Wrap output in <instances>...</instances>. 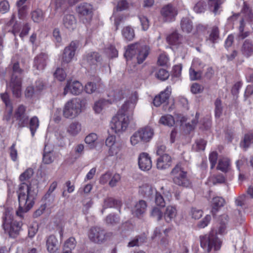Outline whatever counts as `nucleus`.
<instances>
[{"instance_id":"nucleus-15","label":"nucleus","mask_w":253,"mask_h":253,"mask_svg":"<svg viewBox=\"0 0 253 253\" xmlns=\"http://www.w3.org/2000/svg\"><path fill=\"white\" fill-rule=\"evenodd\" d=\"M138 165L139 168L144 171H148L152 168V161L149 155L143 152L138 157Z\"/></svg>"},{"instance_id":"nucleus-3","label":"nucleus","mask_w":253,"mask_h":253,"mask_svg":"<svg viewBox=\"0 0 253 253\" xmlns=\"http://www.w3.org/2000/svg\"><path fill=\"white\" fill-rule=\"evenodd\" d=\"M127 104H123L117 114L113 117L111 122V127L115 133L126 130L129 121L127 116Z\"/></svg>"},{"instance_id":"nucleus-56","label":"nucleus","mask_w":253,"mask_h":253,"mask_svg":"<svg viewBox=\"0 0 253 253\" xmlns=\"http://www.w3.org/2000/svg\"><path fill=\"white\" fill-rule=\"evenodd\" d=\"M155 194V201L156 204L158 206L164 207L165 206L166 203L163 197L162 196L161 193L157 192Z\"/></svg>"},{"instance_id":"nucleus-14","label":"nucleus","mask_w":253,"mask_h":253,"mask_svg":"<svg viewBox=\"0 0 253 253\" xmlns=\"http://www.w3.org/2000/svg\"><path fill=\"white\" fill-rule=\"evenodd\" d=\"M129 92L125 86L117 88L110 92L108 94L109 103H112L115 101L120 100L123 99Z\"/></svg>"},{"instance_id":"nucleus-48","label":"nucleus","mask_w":253,"mask_h":253,"mask_svg":"<svg viewBox=\"0 0 253 253\" xmlns=\"http://www.w3.org/2000/svg\"><path fill=\"white\" fill-rule=\"evenodd\" d=\"M203 213L202 210L197 209L196 208H192L190 210V215L191 217L195 219L200 218Z\"/></svg>"},{"instance_id":"nucleus-27","label":"nucleus","mask_w":253,"mask_h":253,"mask_svg":"<svg viewBox=\"0 0 253 253\" xmlns=\"http://www.w3.org/2000/svg\"><path fill=\"white\" fill-rule=\"evenodd\" d=\"M122 205L121 201L116 200L112 198H108L104 200L103 209L101 210L102 213L105 209L110 208H119V211H120V207Z\"/></svg>"},{"instance_id":"nucleus-60","label":"nucleus","mask_w":253,"mask_h":253,"mask_svg":"<svg viewBox=\"0 0 253 253\" xmlns=\"http://www.w3.org/2000/svg\"><path fill=\"white\" fill-rule=\"evenodd\" d=\"M248 201V197L246 195H242L238 197L236 199V204L238 206H243L247 203Z\"/></svg>"},{"instance_id":"nucleus-20","label":"nucleus","mask_w":253,"mask_h":253,"mask_svg":"<svg viewBox=\"0 0 253 253\" xmlns=\"http://www.w3.org/2000/svg\"><path fill=\"white\" fill-rule=\"evenodd\" d=\"M48 56L45 53H40L35 57L34 66L37 70H42L46 65Z\"/></svg>"},{"instance_id":"nucleus-5","label":"nucleus","mask_w":253,"mask_h":253,"mask_svg":"<svg viewBox=\"0 0 253 253\" xmlns=\"http://www.w3.org/2000/svg\"><path fill=\"white\" fill-rule=\"evenodd\" d=\"M200 239L201 247L208 253L212 250L215 251L220 249L222 242L213 232L209 234L201 236Z\"/></svg>"},{"instance_id":"nucleus-49","label":"nucleus","mask_w":253,"mask_h":253,"mask_svg":"<svg viewBox=\"0 0 253 253\" xmlns=\"http://www.w3.org/2000/svg\"><path fill=\"white\" fill-rule=\"evenodd\" d=\"M130 141L131 144L133 146H135L141 142H143V140L137 131L135 132L130 137Z\"/></svg>"},{"instance_id":"nucleus-44","label":"nucleus","mask_w":253,"mask_h":253,"mask_svg":"<svg viewBox=\"0 0 253 253\" xmlns=\"http://www.w3.org/2000/svg\"><path fill=\"white\" fill-rule=\"evenodd\" d=\"M97 138L98 137L96 134L91 133L85 137L84 141L86 144L90 145L91 148H93L95 147L94 144Z\"/></svg>"},{"instance_id":"nucleus-34","label":"nucleus","mask_w":253,"mask_h":253,"mask_svg":"<svg viewBox=\"0 0 253 253\" xmlns=\"http://www.w3.org/2000/svg\"><path fill=\"white\" fill-rule=\"evenodd\" d=\"M84 60L89 65H94L100 61V57L97 52H93L88 53L84 57Z\"/></svg>"},{"instance_id":"nucleus-47","label":"nucleus","mask_w":253,"mask_h":253,"mask_svg":"<svg viewBox=\"0 0 253 253\" xmlns=\"http://www.w3.org/2000/svg\"><path fill=\"white\" fill-rule=\"evenodd\" d=\"M150 214L152 217L155 218L158 221L161 220L163 216V212L157 207H154L152 209Z\"/></svg>"},{"instance_id":"nucleus-46","label":"nucleus","mask_w":253,"mask_h":253,"mask_svg":"<svg viewBox=\"0 0 253 253\" xmlns=\"http://www.w3.org/2000/svg\"><path fill=\"white\" fill-rule=\"evenodd\" d=\"M214 105L215 116L216 118H219L222 113V106L221 100L217 98L215 101Z\"/></svg>"},{"instance_id":"nucleus-45","label":"nucleus","mask_w":253,"mask_h":253,"mask_svg":"<svg viewBox=\"0 0 253 253\" xmlns=\"http://www.w3.org/2000/svg\"><path fill=\"white\" fill-rule=\"evenodd\" d=\"M219 38V30L217 27H213L210 34L208 41H210L212 43L216 42Z\"/></svg>"},{"instance_id":"nucleus-2","label":"nucleus","mask_w":253,"mask_h":253,"mask_svg":"<svg viewBox=\"0 0 253 253\" xmlns=\"http://www.w3.org/2000/svg\"><path fill=\"white\" fill-rule=\"evenodd\" d=\"M149 46L139 42H135L126 47L124 56L127 60L135 57L137 63L141 64L149 55Z\"/></svg>"},{"instance_id":"nucleus-18","label":"nucleus","mask_w":253,"mask_h":253,"mask_svg":"<svg viewBox=\"0 0 253 253\" xmlns=\"http://www.w3.org/2000/svg\"><path fill=\"white\" fill-rule=\"evenodd\" d=\"M146 202L142 200L136 202L131 208V211L133 215L137 217H141L145 212L147 209Z\"/></svg>"},{"instance_id":"nucleus-9","label":"nucleus","mask_w":253,"mask_h":253,"mask_svg":"<svg viewBox=\"0 0 253 253\" xmlns=\"http://www.w3.org/2000/svg\"><path fill=\"white\" fill-rule=\"evenodd\" d=\"M88 237L93 242L101 243L106 240L107 238L105 231L98 227H93L88 232Z\"/></svg>"},{"instance_id":"nucleus-7","label":"nucleus","mask_w":253,"mask_h":253,"mask_svg":"<svg viewBox=\"0 0 253 253\" xmlns=\"http://www.w3.org/2000/svg\"><path fill=\"white\" fill-rule=\"evenodd\" d=\"M170 174L173 183L176 185L186 187L190 185L187 172L184 169L181 164H177L172 169Z\"/></svg>"},{"instance_id":"nucleus-59","label":"nucleus","mask_w":253,"mask_h":253,"mask_svg":"<svg viewBox=\"0 0 253 253\" xmlns=\"http://www.w3.org/2000/svg\"><path fill=\"white\" fill-rule=\"evenodd\" d=\"M225 178L222 175L213 176L210 178V181L213 184L217 183H223L225 182Z\"/></svg>"},{"instance_id":"nucleus-25","label":"nucleus","mask_w":253,"mask_h":253,"mask_svg":"<svg viewBox=\"0 0 253 253\" xmlns=\"http://www.w3.org/2000/svg\"><path fill=\"white\" fill-rule=\"evenodd\" d=\"M77 11L81 15H89L92 13L93 6L88 3H82L78 6Z\"/></svg>"},{"instance_id":"nucleus-35","label":"nucleus","mask_w":253,"mask_h":253,"mask_svg":"<svg viewBox=\"0 0 253 253\" xmlns=\"http://www.w3.org/2000/svg\"><path fill=\"white\" fill-rule=\"evenodd\" d=\"M138 99V95L136 92L132 93L129 97V100L124 104H127V112H131L135 107Z\"/></svg>"},{"instance_id":"nucleus-43","label":"nucleus","mask_w":253,"mask_h":253,"mask_svg":"<svg viewBox=\"0 0 253 253\" xmlns=\"http://www.w3.org/2000/svg\"><path fill=\"white\" fill-rule=\"evenodd\" d=\"M76 246V241L74 238H69L64 243L63 250L72 252Z\"/></svg>"},{"instance_id":"nucleus-1","label":"nucleus","mask_w":253,"mask_h":253,"mask_svg":"<svg viewBox=\"0 0 253 253\" xmlns=\"http://www.w3.org/2000/svg\"><path fill=\"white\" fill-rule=\"evenodd\" d=\"M33 174V170L31 169H27L19 176L22 183L19 185L17 191L19 201V209L16 214L19 216L22 213L29 211L34 206L36 192L32 189L31 184L24 181L28 180Z\"/></svg>"},{"instance_id":"nucleus-53","label":"nucleus","mask_w":253,"mask_h":253,"mask_svg":"<svg viewBox=\"0 0 253 253\" xmlns=\"http://www.w3.org/2000/svg\"><path fill=\"white\" fill-rule=\"evenodd\" d=\"M106 53L109 58H115L118 56V51L115 47L113 45H110L109 47L106 48Z\"/></svg>"},{"instance_id":"nucleus-32","label":"nucleus","mask_w":253,"mask_h":253,"mask_svg":"<svg viewBox=\"0 0 253 253\" xmlns=\"http://www.w3.org/2000/svg\"><path fill=\"white\" fill-rule=\"evenodd\" d=\"M167 41L170 44L177 45L181 43L182 37L178 33L175 32L167 37Z\"/></svg>"},{"instance_id":"nucleus-31","label":"nucleus","mask_w":253,"mask_h":253,"mask_svg":"<svg viewBox=\"0 0 253 253\" xmlns=\"http://www.w3.org/2000/svg\"><path fill=\"white\" fill-rule=\"evenodd\" d=\"M31 16L35 23H39L43 21L44 13L41 9L37 8L31 11Z\"/></svg>"},{"instance_id":"nucleus-64","label":"nucleus","mask_w":253,"mask_h":253,"mask_svg":"<svg viewBox=\"0 0 253 253\" xmlns=\"http://www.w3.org/2000/svg\"><path fill=\"white\" fill-rule=\"evenodd\" d=\"M120 175L118 173H115V174L113 175L111 180H110L109 182V185L111 187H114L117 185V183L120 181Z\"/></svg>"},{"instance_id":"nucleus-61","label":"nucleus","mask_w":253,"mask_h":253,"mask_svg":"<svg viewBox=\"0 0 253 253\" xmlns=\"http://www.w3.org/2000/svg\"><path fill=\"white\" fill-rule=\"evenodd\" d=\"M206 4L202 1H199L194 6L193 9L197 13H201L204 12Z\"/></svg>"},{"instance_id":"nucleus-4","label":"nucleus","mask_w":253,"mask_h":253,"mask_svg":"<svg viewBox=\"0 0 253 253\" xmlns=\"http://www.w3.org/2000/svg\"><path fill=\"white\" fill-rule=\"evenodd\" d=\"M23 70L19 67L18 62L14 63L12 65V74L10 83V86L13 95L19 97L21 94V75Z\"/></svg>"},{"instance_id":"nucleus-17","label":"nucleus","mask_w":253,"mask_h":253,"mask_svg":"<svg viewBox=\"0 0 253 253\" xmlns=\"http://www.w3.org/2000/svg\"><path fill=\"white\" fill-rule=\"evenodd\" d=\"M46 247L49 253H57L59 249V244L56 237L51 235L46 238Z\"/></svg>"},{"instance_id":"nucleus-33","label":"nucleus","mask_w":253,"mask_h":253,"mask_svg":"<svg viewBox=\"0 0 253 253\" xmlns=\"http://www.w3.org/2000/svg\"><path fill=\"white\" fill-rule=\"evenodd\" d=\"M139 191L141 193L146 197H150L154 193L157 192L154 187L151 185L147 184H144L140 187Z\"/></svg>"},{"instance_id":"nucleus-63","label":"nucleus","mask_w":253,"mask_h":253,"mask_svg":"<svg viewBox=\"0 0 253 253\" xmlns=\"http://www.w3.org/2000/svg\"><path fill=\"white\" fill-rule=\"evenodd\" d=\"M96 89V84L94 83L88 82L85 85L84 90L87 93L91 94L94 92Z\"/></svg>"},{"instance_id":"nucleus-58","label":"nucleus","mask_w":253,"mask_h":253,"mask_svg":"<svg viewBox=\"0 0 253 253\" xmlns=\"http://www.w3.org/2000/svg\"><path fill=\"white\" fill-rule=\"evenodd\" d=\"M157 77L162 81L167 80L169 77V73L166 70L161 69L156 74Z\"/></svg>"},{"instance_id":"nucleus-51","label":"nucleus","mask_w":253,"mask_h":253,"mask_svg":"<svg viewBox=\"0 0 253 253\" xmlns=\"http://www.w3.org/2000/svg\"><path fill=\"white\" fill-rule=\"evenodd\" d=\"M119 216L114 214H110L106 218V222L109 224L115 225L119 223Z\"/></svg>"},{"instance_id":"nucleus-10","label":"nucleus","mask_w":253,"mask_h":253,"mask_svg":"<svg viewBox=\"0 0 253 253\" xmlns=\"http://www.w3.org/2000/svg\"><path fill=\"white\" fill-rule=\"evenodd\" d=\"M78 45V42L77 41H72L68 46L64 48L61 57L62 63H68L72 60L75 55Z\"/></svg>"},{"instance_id":"nucleus-62","label":"nucleus","mask_w":253,"mask_h":253,"mask_svg":"<svg viewBox=\"0 0 253 253\" xmlns=\"http://www.w3.org/2000/svg\"><path fill=\"white\" fill-rule=\"evenodd\" d=\"M139 19L141 22L142 30L144 31L147 30L149 27V22L148 18L144 16H139Z\"/></svg>"},{"instance_id":"nucleus-16","label":"nucleus","mask_w":253,"mask_h":253,"mask_svg":"<svg viewBox=\"0 0 253 253\" xmlns=\"http://www.w3.org/2000/svg\"><path fill=\"white\" fill-rule=\"evenodd\" d=\"M171 92V87L167 86L164 91L161 92L158 95L155 96L153 100L154 105L156 107H158L162 103L167 102L169 99Z\"/></svg>"},{"instance_id":"nucleus-42","label":"nucleus","mask_w":253,"mask_h":253,"mask_svg":"<svg viewBox=\"0 0 253 253\" xmlns=\"http://www.w3.org/2000/svg\"><path fill=\"white\" fill-rule=\"evenodd\" d=\"M229 164L230 162L229 159L227 158H222L219 160L217 169L223 172H226L228 169Z\"/></svg>"},{"instance_id":"nucleus-19","label":"nucleus","mask_w":253,"mask_h":253,"mask_svg":"<svg viewBox=\"0 0 253 253\" xmlns=\"http://www.w3.org/2000/svg\"><path fill=\"white\" fill-rule=\"evenodd\" d=\"M171 162V158L169 155L164 154L158 158L157 167L160 169H168L170 166Z\"/></svg>"},{"instance_id":"nucleus-55","label":"nucleus","mask_w":253,"mask_h":253,"mask_svg":"<svg viewBox=\"0 0 253 253\" xmlns=\"http://www.w3.org/2000/svg\"><path fill=\"white\" fill-rule=\"evenodd\" d=\"M1 98L3 102L5 103L6 108L7 110H9L10 113L12 111V105L9 100V96L6 93L1 94Z\"/></svg>"},{"instance_id":"nucleus-21","label":"nucleus","mask_w":253,"mask_h":253,"mask_svg":"<svg viewBox=\"0 0 253 253\" xmlns=\"http://www.w3.org/2000/svg\"><path fill=\"white\" fill-rule=\"evenodd\" d=\"M137 131L140 134L144 143L149 142L152 138L154 135L153 129L149 126L140 128Z\"/></svg>"},{"instance_id":"nucleus-38","label":"nucleus","mask_w":253,"mask_h":253,"mask_svg":"<svg viewBox=\"0 0 253 253\" xmlns=\"http://www.w3.org/2000/svg\"><path fill=\"white\" fill-rule=\"evenodd\" d=\"M122 35L124 38L127 41H131L134 38L133 29L130 26H126L122 30Z\"/></svg>"},{"instance_id":"nucleus-26","label":"nucleus","mask_w":253,"mask_h":253,"mask_svg":"<svg viewBox=\"0 0 253 253\" xmlns=\"http://www.w3.org/2000/svg\"><path fill=\"white\" fill-rule=\"evenodd\" d=\"M63 23L66 28L73 30L76 27V20L73 15L67 14L63 18Z\"/></svg>"},{"instance_id":"nucleus-22","label":"nucleus","mask_w":253,"mask_h":253,"mask_svg":"<svg viewBox=\"0 0 253 253\" xmlns=\"http://www.w3.org/2000/svg\"><path fill=\"white\" fill-rule=\"evenodd\" d=\"M82 130V125L78 121H73L67 126L66 128L67 133L70 136H76L80 133Z\"/></svg>"},{"instance_id":"nucleus-37","label":"nucleus","mask_w":253,"mask_h":253,"mask_svg":"<svg viewBox=\"0 0 253 253\" xmlns=\"http://www.w3.org/2000/svg\"><path fill=\"white\" fill-rule=\"evenodd\" d=\"M46 145L45 146L42 156V162L45 164H50L53 162L54 155L51 151H47Z\"/></svg>"},{"instance_id":"nucleus-40","label":"nucleus","mask_w":253,"mask_h":253,"mask_svg":"<svg viewBox=\"0 0 253 253\" xmlns=\"http://www.w3.org/2000/svg\"><path fill=\"white\" fill-rule=\"evenodd\" d=\"M29 127L32 136H34L35 133L39 126V120L38 118L34 116L32 117L29 122Z\"/></svg>"},{"instance_id":"nucleus-30","label":"nucleus","mask_w":253,"mask_h":253,"mask_svg":"<svg viewBox=\"0 0 253 253\" xmlns=\"http://www.w3.org/2000/svg\"><path fill=\"white\" fill-rule=\"evenodd\" d=\"M225 204V200L220 197H216L212 199L211 212L214 215L219 209L223 207Z\"/></svg>"},{"instance_id":"nucleus-50","label":"nucleus","mask_w":253,"mask_h":253,"mask_svg":"<svg viewBox=\"0 0 253 253\" xmlns=\"http://www.w3.org/2000/svg\"><path fill=\"white\" fill-rule=\"evenodd\" d=\"M206 142L202 139L197 140L195 142V144L193 145V149L196 151L204 150L205 148Z\"/></svg>"},{"instance_id":"nucleus-12","label":"nucleus","mask_w":253,"mask_h":253,"mask_svg":"<svg viewBox=\"0 0 253 253\" xmlns=\"http://www.w3.org/2000/svg\"><path fill=\"white\" fill-rule=\"evenodd\" d=\"M83 89V86L81 83L77 81H69L64 88L63 94L66 95L70 92L74 95H79Z\"/></svg>"},{"instance_id":"nucleus-54","label":"nucleus","mask_w":253,"mask_h":253,"mask_svg":"<svg viewBox=\"0 0 253 253\" xmlns=\"http://www.w3.org/2000/svg\"><path fill=\"white\" fill-rule=\"evenodd\" d=\"M55 77L59 81H63L66 77V74L63 69L57 68L54 73Z\"/></svg>"},{"instance_id":"nucleus-52","label":"nucleus","mask_w":253,"mask_h":253,"mask_svg":"<svg viewBox=\"0 0 253 253\" xmlns=\"http://www.w3.org/2000/svg\"><path fill=\"white\" fill-rule=\"evenodd\" d=\"M15 143H13V144L9 148V153L10 158L13 162L17 161L18 159V152L15 148Z\"/></svg>"},{"instance_id":"nucleus-23","label":"nucleus","mask_w":253,"mask_h":253,"mask_svg":"<svg viewBox=\"0 0 253 253\" xmlns=\"http://www.w3.org/2000/svg\"><path fill=\"white\" fill-rule=\"evenodd\" d=\"M241 52L246 57L252 56L253 54V42L249 39L246 40L241 46Z\"/></svg>"},{"instance_id":"nucleus-39","label":"nucleus","mask_w":253,"mask_h":253,"mask_svg":"<svg viewBox=\"0 0 253 253\" xmlns=\"http://www.w3.org/2000/svg\"><path fill=\"white\" fill-rule=\"evenodd\" d=\"M110 104L109 99H100L95 103L94 110L96 113H100L106 105Z\"/></svg>"},{"instance_id":"nucleus-36","label":"nucleus","mask_w":253,"mask_h":253,"mask_svg":"<svg viewBox=\"0 0 253 253\" xmlns=\"http://www.w3.org/2000/svg\"><path fill=\"white\" fill-rule=\"evenodd\" d=\"M253 144V134L249 132L245 134L243 140L241 143V146L246 150Z\"/></svg>"},{"instance_id":"nucleus-29","label":"nucleus","mask_w":253,"mask_h":253,"mask_svg":"<svg viewBox=\"0 0 253 253\" xmlns=\"http://www.w3.org/2000/svg\"><path fill=\"white\" fill-rule=\"evenodd\" d=\"M180 27L183 32L190 33L193 28L192 21L188 17H183L181 20Z\"/></svg>"},{"instance_id":"nucleus-57","label":"nucleus","mask_w":253,"mask_h":253,"mask_svg":"<svg viewBox=\"0 0 253 253\" xmlns=\"http://www.w3.org/2000/svg\"><path fill=\"white\" fill-rule=\"evenodd\" d=\"M209 5L210 6H213L214 9L213 12L215 14H216L218 12V10L219 8L221 2L219 0H208Z\"/></svg>"},{"instance_id":"nucleus-11","label":"nucleus","mask_w":253,"mask_h":253,"mask_svg":"<svg viewBox=\"0 0 253 253\" xmlns=\"http://www.w3.org/2000/svg\"><path fill=\"white\" fill-rule=\"evenodd\" d=\"M26 111V108L23 105H19L15 111V117L20 127H24L28 125L29 116Z\"/></svg>"},{"instance_id":"nucleus-13","label":"nucleus","mask_w":253,"mask_h":253,"mask_svg":"<svg viewBox=\"0 0 253 253\" xmlns=\"http://www.w3.org/2000/svg\"><path fill=\"white\" fill-rule=\"evenodd\" d=\"M161 13L165 21L171 22L175 19L177 15V10L171 4H168L163 7Z\"/></svg>"},{"instance_id":"nucleus-8","label":"nucleus","mask_w":253,"mask_h":253,"mask_svg":"<svg viewBox=\"0 0 253 253\" xmlns=\"http://www.w3.org/2000/svg\"><path fill=\"white\" fill-rule=\"evenodd\" d=\"M3 228L6 233L12 238H15L21 230L22 223L20 221L5 218L3 222Z\"/></svg>"},{"instance_id":"nucleus-41","label":"nucleus","mask_w":253,"mask_h":253,"mask_svg":"<svg viewBox=\"0 0 253 253\" xmlns=\"http://www.w3.org/2000/svg\"><path fill=\"white\" fill-rule=\"evenodd\" d=\"M159 122L164 125L171 126L174 124V120L171 115H166L160 118Z\"/></svg>"},{"instance_id":"nucleus-28","label":"nucleus","mask_w":253,"mask_h":253,"mask_svg":"<svg viewBox=\"0 0 253 253\" xmlns=\"http://www.w3.org/2000/svg\"><path fill=\"white\" fill-rule=\"evenodd\" d=\"M201 64V61L198 59H195L189 70L190 77L191 80H197L200 78L201 73L199 71H196L195 68L197 65Z\"/></svg>"},{"instance_id":"nucleus-24","label":"nucleus","mask_w":253,"mask_h":253,"mask_svg":"<svg viewBox=\"0 0 253 253\" xmlns=\"http://www.w3.org/2000/svg\"><path fill=\"white\" fill-rule=\"evenodd\" d=\"M177 210L174 206H168L164 213V217L167 222H170L176 216Z\"/></svg>"},{"instance_id":"nucleus-6","label":"nucleus","mask_w":253,"mask_h":253,"mask_svg":"<svg viewBox=\"0 0 253 253\" xmlns=\"http://www.w3.org/2000/svg\"><path fill=\"white\" fill-rule=\"evenodd\" d=\"M82 106L80 99L74 98L68 101L64 105L63 110V116L68 119H74L82 112Z\"/></svg>"}]
</instances>
